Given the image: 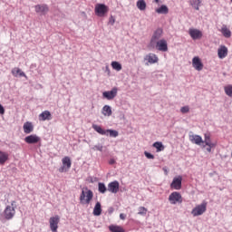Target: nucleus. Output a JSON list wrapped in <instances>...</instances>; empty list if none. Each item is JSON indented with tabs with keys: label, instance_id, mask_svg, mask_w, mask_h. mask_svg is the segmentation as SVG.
Returning <instances> with one entry per match:
<instances>
[{
	"label": "nucleus",
	"instance_id": "obj_30",
	"mask_svg": "<svg viewBox=\"0 0 232 232\" xmlns=\"http://www.w3.org/2000/svg\"><path fill=\"white\" fill-rule=\"evenodd\" d=\"M153 148H156L158 153L160 151H164V145L160 141L154 142Z\"/></svg>",
	"mask_w": 232,
	"mask_h": 232
},
{
	"label": "nucleus",
	"instance_id": "obj_10",
	"mask_svg": "<svg viewBox=\"0 0 232 232\" xmlns=\"http://www.w3.org/2000/svg\"><path fill=\"white\" fill-rule=\"evenodd\" d=\"M192 66L198 72H202V70L204 69V63H202V61L200 60V58L198 56H195L192 59Z\"/></svg>",
	"mask_w": 232,
	"mask_h": 232
},
{
	"label": "nucleus",
	"instance_id": "obj_13",
	"mask_svg": "<svg viewBox=\"0 0 232 232\" xmlns=\"http://www.w3.org/2000/svg\"><path fill=\"white\" fill-rule=\"evenodd\" d=\"M171 189H181L182 188V176L174 178L170 184Z\"/></svg>",
	"mask_w": 232,
	"mask_h": 232
},
{
	"label": "nucleus",
	"instance_id": "obj_48",
	"mask_svg": "<svg viewBox=\"0 0 232 232\" xmlns=\"http://www.w3.org/2000/svg\"><path fill=\"white\" fill-rule=\"evenodd\" d=\"M154 3L159 4V3H160V0H154Z\"/></svg>",
	"mask_w": 232,
	"mask_h": 232
},
{
	"label": "nucleus",
	"instance_id": "obj_15",
	"mask_svg": "<svg viewBox=\"0 0 232 232\" xmlns=\"http://www.w3.org/2000/svg\"><path fill=\"white\" fill-rule=\"evenodd\" d=\"M188 34H189L190 37L192 39H194V41L197 39H202V31H200L198 29L190 28L188 30Z\"/></svg>",
	"mask_w": 232,
	"mask_h": 232
},
{
	"label": "nucleus",
	"instance_id": "obj_37",
	"mask_svg": "<svg viewBox=\"0 0 232 232\" xmlns=\"http://www.w3.org/2000/svg\"><path fill=\"white\" fill-rule=\"evenodd\" d=\"M147 213H148V208H146L144 207L139 208L138 215H146Z\"/></svg>",
	"mask_w": 232,
	"mask_h": 232
},
{
	"label": "nucleus",
	"instance_id": "obj_26",
	"mask_svg": "<svg viewBox=\"0 0 232 232\" xmlns=\"http://www.w3.org/2000/svg\"><path fill=\"white\" fill-rule=\"evenodd\" d=\"M8 153L0 150V165L3 166L8 160Z\"/></svg>",
	"mask_w": 232,
	"mask_h": 232
},
{
	"label": "nucleus",
	"instance_id": "obj_44",
	"mask_svg": "<svg viewBox=\"0 0 232 232\" xmlns=\"http://www.w3.org/2000/svg\"><path fill=\"white\" fill-rule=\"evenodd\" d=\"M121 220H126V214H120Z\"/></svg>",
	"mask_w": 232,
	"mask_h": 232
},
{
	"label": "nucleus",
	"instance_id": "obj_46",
	"mask_svg": "<svg viewBox=\"0 0 232 232\" xmlns=\"http://www.w3.org/2000/svg\"><path fill=\"white\" fill-rule=\"evenodd\" d=\"M109 164H110L111 166H113V164H115V160H114L113 159H111V160H109Z\"/></svg>",
	"mask_w": 232,
	"mask_h": 232
},
{
	"label": "nucleus",
	"instance_id": "obj_19",
	"mask_svg": "<svg viewBox=\"0 0 232 232\" xmlns=\"http://www.w3.org/2000/svg\"><path fill=\"white\" fill-rule=\"evenodd\" d=\"M227 47L221 45L218 50V56L219 59H226L227 57Z\"/></svg>",
	"mask_w": 232,
	"mask_h": 232
},
{
	"label": "nucleus",
	"instance_id": "obj_28",
	"mask_svg": "<svg viewBox=\"0 0 232 232\" xmlns=\"http://www.w3.org/2000/svg\"><path fill=\"white\" fill-rule=\"evenodd\" d=\"M169 9L168 8L167 5H161L160 7L156 9L157 14H169Z\"/></svg>",
	"mask_w": 232,
	"mask_h": 232
},
{
	"label": "nucleus",
	"instance_id": "obj_34",
	"mask_svg": "<svg viewBox=\"0 0 232 232\" xmlns=\"http://www.w3.org/2000/svg\"><path fill=\"white\" fill-rule=\"evenodd\" d=\"M107 137L110 135L111 137H119V131L114 130H106V134Z\"/></svg>",
	"mask_w": 232,
	"mask_h": 232
},
{
	"label": "nucleus",
	"instance_id": "obj_51",
	"mask_svg": "<svg viewBox=\"0 0 232 232\" xmlns=\"http://www.w3.org/2000/svg\"><path fill=\"white\" fill-rule=\"evenodd\" d=\"M0 213H1V205H0Z\"/></svg>",
	"mask_w": 232,
	"mask_h": 232
},
{
	"label": "nucleus",
	"instance_id": "obj_11",
	"mask_svg": "<svg viewBox=\"0 0 232 232\" xmlns=\"http://www.w3.org/2000/svg\"><path fill=\"white\" fill-rule=\"evenodd\" d=\"M188 139L192 144H197V146H201L204 144V140H202V137L200 135L197 134H189Z\"/></svg>",
	"mask_w": 232,
	"mask_h": 232
},
{
	"label": "nucleus",
	"instance_id": "obj_18",
	"mask_svg": "<svg viewBox=\"0 0 232 232\" xmlns=\"http://www.w3.org/2000/svg\"><path fill=\"white\" fill-rule=\"evenodd\" d=\"M119 181H112L111 183L108 184V191H110L111 193H119Z\"/></svg>",
	"mask_w": 232,
	"mask_h": 232
},
{
	"label": "nucleus",
	"instance_id": "obj_8",
	"mask_svg": "<svg viewBox=\"0 0 232 232\" xmlns=\"http://www.w3.org/2000/svg\"><path fill=\"white\" fill-rule=\"evenodd\" d=\"M169 201L170 202V204H182V195H180V193L177 191L172 192L169 196Z\"/></svg>",
	"mask_w": 232,
	"mask_h": 232
},
{
	"label": "nucleus",
	"instance_id": "obj_39",
	"mask_svg": "<svg viewBox=\"0 0 232 232\" xmlns=\"http://www.w3.org/2000/svg\"><path fill=\"white\" fill-rule=\"evenodd\" d=\"M109 24H111V26H113V24H115V17H113V15L110 16Z\"/></svg>",
	"mask_w": 232,
	"mask_h": 232
},
{
	"label": "nucleus",
	"instance_id": "obj_12",
	"mask_svg": "<svg viewBox=\"0 0 232 232\" xmlns=\"http://www.w3.org/2000/svg\"><path fill=\"white\" fill-rule=\"evenodd\" d=\"M34 10L36 14H42L43 15H46L47 12H50V8L48 7V5L42 4V5H36L34 6Z\"/></svg>",
	"mask_w": 232,
	"mask_h": 232
},
{
	"label": "nucleus",
	"instance_id": "obj_5",
	"mask_svg": "<svg viewBox=\"0 0 232 232\" xmlns=\"http://www.w3.org/2000/svg\"><path fill=\"white\" fill-rule=\"evenodd\" d=\"M59 222H61V218L59 216L51 217L49 218V225L52 232H57V229H59Z\"/></svg>",
	"mask_w": 232,
	"mask_h": 232
},
{
	"label": "nucleus",
	"instance_id": "obj_43",
	"mask_svg": "<svg viewBox=\"0 0 232 232\" xmlns=\"http://www.w3.org/2000/svg\"><path fill=\"white\" fill-rule=\"evenodd\" d=\"M208 147H207V151L208 152V153H211V150H213V148H217V146H210V145H207Z\"/></svg>",
	"mask_w": 232,
	"mask_h": 232
},
{
	"label": "nucleus",
	"instance_id": "obj_22",
	"mask_svg": "<svg viewBox=\"0 0 232 232\" xmlns=\"http://www.w3.org/2000/svg\"><path fill=\"white\" fill-rule=\"evenodd\" d=\"M189 5L194 8V10H200V5H202V1L200 0H189Z\"/></svg>",
	"mask_w": 232,
	"mask_h": 232
},
{
	"label": "nucleus",
	"instance_id": "obj_36",
	"mask_svg": "<svg viewBox=\"0 0 232 232\" xmlns=\"http://www.w3.org/2000/svg\"><path fill=\"white\" fill-rule=\"evenodd\" d=\"M107 190L108 188H106V185H104V183L98 184V191L100 193H106Z\"/></svg>",
	"mask_w": 232,
	"mask_h": 232
},
{
	"label": "nucleus",
	"instance_id": "obj_17",
	"mask_svg": "<svg viewBox=\"0 0 232 232\" xmlns=\"http://www.w3.org/2000/svg\"><path fill=\"white\" fill-rule=\"evenodd\" d=\"M104 99H107L108 101H111L117 97V88H113L111 91L104 92L102 93Z\"/></svg>",
	"mask_w": 232,
	"mask_h": 232
},
{
	"label": "nucleus",
	"instance_id": "obj_31",
	"mask_svg": "<svg viewBox=\"0 0 232 232\" xmlns=\"http://www.w3.org/2000/svg\"><path fill=\"white\" fill-rule=\"evenodd\" d=\"M102 113L103 115H105V117H110L111 115V107H110L109 105H105L102 108Z\"/></svg>",
	"mask_w": 232,
	"mask_h": 232
},
{
	"label": "nucleus",
	"instance_id": "obj_32",
	"mask_svg": "<svg viewBox=\"0 0 232 232\" xmlns=\"http://www.w3.org/2000/svg\"><path fill=\"white\" fill-rule=\"evenodd\" d=\"M111 66L113 70H116V72L122 70V65L119 62H111Z\"/></svg>",
	"mask_w": 232,
	"mask_h": 232
},
{
	"label": "nucleus",
	"instance_id": "obj_42",
	"mask_svg": "<svg viewBox=\"0 0 232 232\" xmlns=\"http://www.w3.org/2000/svg\"><path fill=\"white\" fill-rule=\"evenodd\" d=\"M92 150H96L97 151H102V145H95Z\"/></svg>",
	"mask_w": 232,
	"mask_h": 232
},
{
	"label": "nucleus",
	"instance_id": "obj_47",
	"mask_svg": "<svg viewBox=\"0 0 232 232\" xmlns=\"http://www.w3.org/2000/svg\"><path fill=\"white\" fill-rule=\"evenodd\" d=\"M40 121H50V117H42Z\"/></svg>",
	"mask_w": 232,
	"mask_h": 232
},
{
	"label": "nucleus",
	"instance_id": "obj_6",
	"mask_svg": "<svg viewBox=\"0 0 232 232\" xmlns=\"http://www.w3.org/2000/svg\"><path fill=\"white\" fill-rule=\"evenodd\" d=\"M62 164L63 167L59 169V172L65 173L66 171H68V169H70V168H72V160L70 159V157L65 156L62 160Z\"/></svg>",
	"mask_w": 232,
	"mask_h": 232
},
{
	"label": "nucleus",
	"instance_id": "obj_25",
	"mask_svg": "<svg viewBox=\"0 0 232 232\" xmlns=\"http://www.w3.org/2000/svg\"><path fill=\"white\" fill-rule=\"evenodd\" d=\"M109 231H111V232H126L122 227L117 226V225H111L109 227Z\"/></svg>",
	"mask_w": 232,
	"mask_h": 232
},
{
	"label": "nucleus",
	"instance_id": "obj_29",
	"mask_svg": "<svg viewBox=\"0 0 232 232\" xmlns=\"http://www.w3.org/2000/svg\"><path fill=\"white\" fill-rule=\"evenodd\" d=\"M92 129L100 135H106V130L102 129V127L99 125H92Z\"/></svg>",
	"mask_w": 232,
	"mask_h": 232
},
{
	"label": "nucleus",
	"instance_id": "obj_2",
	"mask_svg": "<svg viewBox=\"0 0 232 232\" xmlns=\"http://www.w3.org/2000/svg\"><path fill=\"white\" fill-rule=\"evenodd\" d=\"M92 200H93V191H92L88 188H82L80 195L81 204H90Z\"/></svg>",
	"mask_w": 232,
	"mask_h": 232
},
{
	"label": "nucleus",
	"instance_id": "obj_33",
	"mask_svg": "<svg viewBox=\"0 0 232 232\" xmlns=\"http://www.w3.org/2000/svg\"><path fill=\"white\" fill-rule=\"evenodd\" d=\"M137 8L141 11L146 10V2L144 0H139L137 2Z\"/></svg>",
	"mask_w": 232,
	"mask_h": 232
},
{
	"label": "nucleus",
	"instance_id": "obj_45",
	"mask_svg": "<svg viewBox=\"0 0 232 232\" xmlns=\"http://www.w3.org/2000/svg\"><path fill=\"white\" fill-rule=\"evenodd\" d=\"M0 113H1V115H3L5 113V108L1 104H0Z\"/></svg>",
	"mask_w": 232,
	"mask_h": 232
},
{
	"label": "nucleus",
	"instance_id": "obj_7",
	"mask_svg": "<svg viewBox=\"0 0 232 232\" xmlns=\"http://www.w3.org/2000/svg\"><path fill=\"white\" fill-rule=\"evenodd\" d=\"M162 37V29L158 28L154 34H152V37L150 39V46L151 48H155V43L160 41V39Z\"/></svg>",
	"mask_w": 232,
	"mask_h": 232
},
{
	"label": "nucleus",
	"instance_id": "obj_9",
	"mask_svg": "<svg viewBox=\"0 0 232 232\" xmlns=\"http://www.w3.org/2000/svg\"><path fill=\"white\" fill-rule=\"evenodd\" d=\"M154 48H157L160 52H168V41L165 39L159 40L155 43Z\"/></svg>",
	"mask_w": 232,
	"mask_h": 232
},
{
	"label": "nucleus",
	"instance_id": "obj_50",
	"mask_svg": "<svg viewBox=\"0 0 232 232\" xmlns=\"http://www.w3.org/2000/svg\"><path fill=\"white\" fill-rule=\"evenodd\" d=\"M203 148H206V145H203Z\"/></svg>",
	"mask_w": 232,
	"mask_h": 232
},
{
	"label": "nucleus",
	"instance_id": "obj_16",
	"mask_svg": "<svg viewBox=\"0 0 232 232\" xmlns=\"http://www.w3.org/2000/svg\"><path fill=\"white\" fill-rule=\"evenodd\" d=\"M144 59L149 63V64H156V63H159V56L153 53L147 54Z\"/></svg>",
	"mask_w": 232,
	"mask_h": 232
},
{
	"label": "nucleus",
	"instance_id": "obj_21",
	"mask_svg": "<svg viewBox=\"0 0 232 232\" xmlns=\"http://www.w3.org/2000/svg\"><path fill=\"white\" fill-rule=\"evenodd\" d=\"M92 213H93L94 217H100V215H102V208L101 207V202L98 201L95 204Z\"/></svg>",
	"mask_w": 232,
	"mask_h": 232
},
{
	"label": "nucleus",
	"instance_id": "obj_14",
	"mask_svg": "<svg viewBox=\"0 0 232 232\" xmlns=\"http://www.w3.org/2000/svg\"><path fill=\"white\" fill-rule=\"evenodd\" d=\"M40 140L41 138L35 134H32L24 138V142H26V144H37Z\"/></svg>",
	"mask_w": 232,
	"mask_h": 232
},
{
	"label": "nucleus",
	"instance_id": "obj_1",
	"mask_svg": "<svg viewBox=\"0 0 232 232\" xmlns=\"http://www.w3.org/2000/svg\"><path fill=\"white\" fill-rule=\"evenodd\" d=\"M15 201H11L10 205H7L3 212L4 220H12L15 217Z\"/></svg>",
	"mask_w": 232,
	"mask_h": 232
},
{
	"label": "nucleus",
	"instance_id": "obj_3",
	"mask_svg": "<svg viewBox=\"0 0 232 232\" xmlns=\"http://www.w3.org/2000/svg\"><path fill=\"white\" fill-rule=\"evenodd\" d=\"M206 211H208V202L203 201L191 210V215L194 217H200L201 215H204Z\"/></svg>",
	"mask_w": 232,
	"mask_h": 232
},
{
	"label": "nucleus",
	"instance_id": "obj_24",
	"mask_svg": "<svg viewBox=\"0 0 232 232\" xmlns=\"http://www.w3.org/2000/svg\"><path fill=\"white\" fill-rule=\"evenodd\" d=\"M220 32L227 39H229V37H231V31L227 28V26L223 25Z\"/></svg>",
	"mask_w": 232,
	"mask_h": 232
},
{
	"label": "nucleus",
	"instance_id": "obj_27",
	"mask_svg": "<svg viewBox=\"0 0 232 232\" xmlns=\"http://www.w3.org/2000/svg\"><path fill=\"white\" fill-rule=\"evenodd\" d=\"M205 146H217V143L211 142V136L209 134H205V140H203V144Z\"/></svg>",
	"mask_w": 232,
	"mask_h": 232
},
{
	"label": "nucleus",
	"instance_id": "obj_35",
	"mask_svg": "<svg viewBox=\"0 0 232 232\" xmlns=\"http://www.w3.org/2000/svg\"><path fill=\"white\" fill-rule=\"evenodd\" d=\"M225 93L228 97H232V85H227L224 87Z\"/></svg>",
	"mask_w": 232,
	"mask_h": 232
},
{
	"label": "nucleus",
	"instance_id": "obj_41",
	"mask_svg": "<svg viewBox=\"0 0 232 232\" xmlns=\"http://www.w3.org/2000/svg\"><path fill=\"white\" fill-rule=\"evenodd\" d=\"M181 113H188L189 111V107L185 106L180 109Z\"/></svg>",
	"mask_w": 232,
	"mask_h": 232
},
{
	"label": "nucleus",
	"instance_id": "obj_40",
	"mask_svg": "<svg viewBox=\"0 0 232 232\" xmlns=\"http://www.w3.org/2000/svg\"><path fill=\"white\" fill-rule=\"evenodd\" d=\"M144 155H145V157H147V159H152V160L155 159V156H153V154H151L148 151H145Z\"/></svg>",
	"mask_w": 232,
	"mask_h": 232
},
{
	"label": "nucleus",
	"instance_id": "obj_20",
	"mask_svg": "<svg viewBox=\"0 0 232 232\" xmlns=\"http://www.w3.org/2000/svg\"><path fill=\"white\" fill-rule=\"evenodd\" d=\"M32 131H34V124L30 121H26L24 124V132L28 135V134L32 133Z\"/></svg>",
	"mask_w": 232,
	"mask_h": 232
},
{
	"label": "nucleus",
	"instance_id": "obj_49",
	"mask_svg": "<svg viewBox=\"0 0 232 232\" xmlns=\"http://www.w3.org/2000/svg\"><path fill=\"white\" fill-rule=\"evenodd\" d=\"M163 170L165 171L166 175H168V169H163Z\"/></svg>",
	"mask_w": 232,
	"mask_h": 232
},
{
	"label": "nucleus",
	"instance_id": "obj_4",
	"mask_svg": "<svg viewBox=\"0 0 232 232\" xmlns=\"http://www.w3.org/2000/svg\"><path fill=\"white\" fill-rule=\"evenodd\" d=\"M94 12L98 17H104L110 12V8L104 4H97L94 7Z\"/></svg>",
	"mask_w": 232,
	"mask_h": 232
},
{
	"label": "nucleus",
	"instance_id": "obj_23",
	"mask_svg": "<svg viewBox=\"0 0 232 232\" xmlns=\"http://www.w3.org/2000/svg\"><path fill=\"white\" fill-rule=\"evenodd\" d=\"M12 74L14 75V77H17L18 75L20 77H26V73H24V72L21 71L18 67H14L12 70Z\"/></svg>",
	"mask_w": 232,
	"mask_h": 232
},
{
	"label": "nucleus",
	"instance_id": "obj_38",
	"mask_svg": "<svg viewBox=\"0 0 232 232\" xmlns=\"http://www.w3.org/2000/svg\"><path fill=\"white\" fill-rule=\"evenodd\" d=\"M52 114L50 113L49 111H44V112H42L39 117H51Z\"/></svg>",
	"mask_w": 232,
	"mask_h": 232
}]
</instances>
